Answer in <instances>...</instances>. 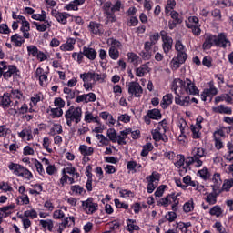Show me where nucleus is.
<instances>
[{
	"mask_svg": "<svg viewBox=\"0 0 233 233\" xmlns=\"http://www.w3.org/2000/svg\"><path fill=\"white\" fill-rule=\"evenodd\" d=\"M82 207L86 214H94L99 206L95 203L94 198H88L86 201H82Z\"/></svg>",
	"mask_w": 233,
	"mask_h": 233,
	"instance_id": "10",
	"label": "nucleus"
},
{
	"mask_svg": "<svg viewBox=\"0 0 233 233\" xmlns=\"http://www.w3.org/2000/svg\"><path fill=\"white\" fill-rule=\"evenodd\" d=\"M175 50L179 53V52H186L185 51V46L181 41H177L175 44Z\"/></svg>",
	"mask_w": 233,
	"mask_h": 233,
	"instance_id": "62",
	"label": "nucleus"
},
{
	"mask_svg": "<svg viewBox=\"0 0 233 233\" xmlns=\"http://www.w3.org/2000/svg\"><path fill=\"white\" fill-rule=\"evenodd\" d=\"M172 99H173L172 94H167V95L164 96L162 102L160 104L162 108H164V109L168 108V106H170V105H172Z\"/></svg>",
	"mask_w": 233,
	"mask_h": 233,
	"instance_id": "32",
	"label": "nucleus"
},
{
	"mask_svg": "<svg viewBox=\"0 0 233 233\" xmlns=\"http://www.w3.org/2000/svg\"><path fill=\"white\" fill-rule=\"evenodd\" d=\"M19 75V70L15 66H8L6 62H0V77H4L6 81L11 77Z\"/></svg>",
	"mask_w": 233,
	"mask_h": 233,
	"instance_id": "5",
	"label": "nucleus"
},
{
	"mask_svg": "<svg viewBox=\"0 0 233 233\" xmlns=\"http://www.w3.org/2000/svg\"><path fill=\"white\" fill-rule=\"evenodd\" d=\"M84 56H85V55L83 54V51H82V52H79V53L74 52V53L72 54L73 59H74L75 61H77V63H78L79 65H81V63H83Z\"/></svg>",
	"mask_w": 233,
	"mask_h": 233,
	"instance_id": "54",
	"label": "nucleus"
},
{
	"mask_svg": "<svg viewBox=\"0 0 233 233\" xmlns=\"http://www.w3.org/2000/svg\"><path fill=\"white\" fill-rule=\"evenodd\" d=\"M88 28L92 34H95L96 35H98L99 34H102V26L100 24L96 23V22H90Z\"/></svg>",
	"mask_w": 233,
	"mask_h": 233,
	"instance_id": "24",
	"label": "nucleus"
},
{
	"mask_svg": "<svg viewBox=\"0 0 233 233\" xmlns=\"http://www.w3.org/2000/svg\"><path fill=\"white\" fill-rule=\"evenodd\" d=\"M213 228H216L217 232L218 233H227V229L223 227L221 222L218 221L213 225Z\"/></svg>",
	"mask_w": 233,
	"mask_h": 233,
	"instance_id": "56",
	"label": "nucleus"
},
{
	"mask_svg": "<svg viewBox=\"0 0 233 233\" xmlns=\"http://www.w3.org/2000/svg\"><path fill=\"white\" fill-rule=\"evenodd\" d=\"M51 15H53V17H55L56 19V21H58V23H61V25H66V19L68 18V14L66 13H60L56 9H53L51 11Z\"/></svg>",
	"mask_w": 233,
	"mask_h": 233,
	"instance_id": "16",
	"label": "nucleus"
},
{
	"mask_svg": "<svg viewBox=\"0 0 233 233\" xmlns=\"http://www.w3.org/2000/svg\"><path fill=\"white\" fill-rule=\"evenodd\" d=\"M80 77L84 83H90V81H94L92 72L81 74Z\"/></svg>",
	"mask_w": 233,
	"mask_h": 233,
	"instance_id": "52",
	"label": "nucleus"
},
{
	"mask_svg": "<svg viewBox=\"0 0 233 233\" xmlns=\"http://www.w3.org/2000/svg\"><path fill=\"white\" fill-rule=\"evenodd\" d=\"M210 216H215V218H223V208L219 205L213 206L209 209Z\"/></svg>",
	"mask_w": 233,
	"mask_h": 233,
	"instance_id": "23",
	"label": "nucleus"
},
{
	"mask_svg": "<svg viewBox=\"0 0 233 233\" xmlns=\"http://www.w3.org/2000/svg\"><path fill=\"white\" fill-rule=\"evenodd\" d=\"M207 156V150L203 147H194L191 152V157L186 158V165H195V167H203L202 157Z\"/></svg>",
	"mask_w": 233,
	"mask_h": 233,
	"instance_id": "2",
	"label": "nucleus"
},
{
	"mask_svg": "<svg viewBox=\"0 0 233 233\" xmlns=\"http://www.w3.org/2000/svg\"><path fill=\"white\" fill-rule=\"evenodd\" d=\"M200 129L201 124H196V126L191 127L194 139H199V137H201V132H199Z\"/></svg>",
	"mask_w": 233,
	"mask_h": 233,
	"instance_id": "37",
	"label": "nucleus"
},
{
	"mask_svg": "<svg viewBox=\"0 0 233 233\" xmlns=\"http://www.w3.org/2000/svg\"><path fill=\"white\" fill-rule=\"evenodd\" d=\"M7 134H10V128L5 125L0 126V137H6Z\"/></svg>",
	"mask_w": 233,
	"mask_h": 233,
	"instance_id": "61",
	"label": "nucleus"
},
{
	"mask_svg": "<svg viewBox=\"0 0 233 233\" xmlns=\"http://www.w3.org/2000/svg\"><path fill=\"white\" fill-rule=\"evenodd\" d=\"M11 41L12 43H15V46H21L23 43H25V39L17 34L11 36Z\"/></svg>",
	"mask_w": 233,
	"mask_h": 233,
	"instance_id": "41",
	"label": "nucleus"
},
{
	"mask_svg": "<svg viewBox=\"0 0 233 233\" xmlns=\"http://www.w3.org/2000/svg\"><path fill=\"white\" fill-rule=\"evenodd\" d=\"M176 7V0H167L166 5V15H168Z\"/></svg>",
	"mask_w": 233,
	"mask_h": 233,
	"instance_id": "44",
	"label": "nucleus"
},
{
	"mask_svg": "<svg viewBox=\"0 0 233 233\" xmlns=\"http://www.w3.org/2000/svg\"><path fill=\"white\" fill-rule=\"evenodd\" d=\"M127 223L129 232H134V230H139V226L136 225V220L127 219Z\"/></svg>",
	"mask_w": 233,
	"mask_h": 233,
	"instance_id": "47",
	"label": "nucleus"
},
{
	"mask_svg": "<svg viewBox=\"0 0 233 233\" xmlns=\"http://www.w3.org/2000/svg\"><path fill=\"white\" fill-rule=\"evenodd\" d=\"M24 216L28 219H35L37 218V211L35 209H29L24 212Z\"/></svg>",
	"mask_w": 233,
	"mask_h": 233,
	"instance_id": "46",
	"label": "nucleus"
},
{
	"mask_svg": "<svg viewBox=\"0 0 233 233\" xmlns=\"http://www.w3.org/2000/svg\"><path fill=\"white\" fill-rule=\"evenodd\" d=\"M81 117H83L81 107L71 106L65 113V119L69 127H72V123H76V125L81 123Z\"/></svg>",
	"mask_w": 233,
	"mask_h": 233,
	"instance_id": "3",
	"label": "nucleus"
},
{
	"mask_svg": "<svg viewBox=\"0 0 233 233\" xmlns=\"http://www.w3.org/2000/svg\"><path fill=\"white\" fill-rule=\"evenodd\" d=\"M130 129H125L120 132V135L116 136V142L118 143V145H127V141H125V139L128 137V134H130Z\"/></svg>",
	"mask_w": 233,
	"mask_h": 233,
	"instance_id": "25",
	"label": "nucleus"
},
{
	"mask_svg": "<svg viewBox=\"0 0 233 233\" xmlns=\"http://www.w3.org/2000/svg\"><path fill=\"white\" fill-rule=\"evenodd\" d=\"M54 219H63L65 218V212L62 209H56L53 213Z\"/></svg>",
	"mask_w": 233,
	"mask_h": 233,
	"instance_id": "59",
	"label": "nucleus"
},
{
	"mask_svg": "<svg viewBox=\"0 0 233 233\" xmlns=\"http://www.w3.org/2000/svg\"><path fill=\"white\" fill-rule=\"evenodd\" d=\"M103 8L106 17V25H108V23H116V13L110 10V4H104Z\"/></svg>",
	"mask_w": 233,
	"mask_h": 233,
	"instance_id": "14",
	"label": "nucleus"
},
{
	"mask_svg": "<svg viewBox=\"0 0 233 233\" xmlns=\"http://www.w3.org/2000/svg\"><path fill=\"white\" fill-rule=\"evenodd\" d=\"M149 63L141 65L139 67L136 68V76L137 77H143L146 74H148L150 72V67L148 66Z\"/></svg>",
	"mask_w": 233,
	"mask_h": 233,
	"instance_id": "21",
	"label": "nucleus"
},
{
	"mask_svg": "<svg viewBox=\"0 0 233 233\" xmlns=\"http://www.w3.org/2000/svg\"><path fill=\"white\" fill-rule=\"evenodd\" d=\"M27 52L29 56H32L33 57H36L37 54H39V49H37V46H27Z\"/></svg>",
	"mask_w": 233,
	"mask_h": 233,
	"instance_id": "55",
	"label": "nucleus"
},
{
	"mask_svg": "<svg viewBox=\"0 0 233 233\" xmlns=\"http://www.w3.org/2000/svg\"><path fill=\"white\" fill-rule=\"evenodd\" d=\"M188 56L187 55V51L178 52L177 56L175 57L177 60L179 61V63H182L184 65L185 61H187Z\"/></svg>",
	"mask_w": 233,
	"mask_h": 233,
	"instance_id": "50",
	"label": "nucleus"
},
{
	"mask_svg": "<svg viewBox=\"0 0 233 233\" xmlns=\"http://www.w3.org/2000/svg\"><path fill=\"white\" fill-rule=\"evenodd\" d=\"M74 45H76V38H68L67 41L60 46L62 52H72L74 50Z\"/></svg>",
	"mask_w": 233,
	"mask_h": 233,
	"instance_id": "18",
	"label": "nucleus"
},
{
	"mask_svg": "<svg viewBox=\"0 0 233 233\" xmlns=\"http://www.w3.org/2000/svg\"><path fill=\"white\" fill-rule=\"evenodd\" d=\"M233 187V178L226 180L223 184V190L228 191V189Z\"/></svg>",
	"mask_w": 233,
	"mask_h": 233,
	"instance_id": "64",
	"label": "nucleus"
},
{
	"mask_svg": "<svg viewBox=\"0 0 233 233\" xmlns=\"http://www.w3.org/2000/svg\"><path fill=\"white\" fill-rule=\"evenodd\" d=\"M9 170L15 174V176H18L19 177H24V179H26L27 181H30L31 179H34V175L28 168L23 167L20 164H15L11 162L8 166Z\"/></svg>",
	"mask_w": 233,
	"mask_h": 233,
	"instance_id": "4",
	"label": "nucleus"
},
{
	"mask_svg": "<svg viewBox=\"0 0 233 233\" xmlns=\"http://www.w3.org/2000/svg\"><path fill=\"white\" fill-rule=\"evenodd\" d=\"M166 133L167 129H161L159 127H157L151 131L154 141H163L164 143H168V137H167Z\"/></svg>",
	"mask_w": 233,
	"mask_h": 233,
	"instance_id": "9",
	"label": "nucleus"
},
{
	"mask_svg": "<svg viewBox=\"0 0 233 233\" xmlns=\"http://www.w3.org/2000/svg\"><path fill=\"white\" fill-rule=\"evenodd\" d=\"M83 54L85 57H87L90 61H94L97 57V52L92 47H83Z\"/></svg>",
	"mask_w": 233,
	"mask_h": 233,
	"instance_id": "17",
	"label": "nucleus"
},
{
	"mask_svg": "<svg viewBox=\"0 0 233 233\" xmlns=\"http://www.w3.org/2000/svg\"><path fill=\"white\" fill-rule=\"evenodd\" d=\"M85 121L86 123H97V117L96 116H94V115H92V113L90 112H86L85 113Z\"/></svg>",
	"mask_w": 233,
	"mask_h": 233,
	"instance_id": "51",
	"label": "nucleus"
},
{
	"mask_svg": "<svg viewBox=\"0 0 233 233\" xmlns=\"http://www.w3.org/2000/svg\"><path fill=\"white\" fill-rule=\"evenodd\" d=\"M187 28H190L194 35H201V28L199 25H195L194 24H186Z\"/></svg>",
	"mask_w": 233,
	"mask_h": 233,
	"instance_id": "43",
	"label": "nucleus"
},
{
	"mask_svg": "<svg viewBox=\"0 0 233 233\" xmlns=\"http://www.w3.org/2000/svg\"><path fill=\"white\" fill-rule=\"evenodd\" d=\"M105 5H109V10L115 13L119 12L123 7V3H121L120 0H117L115 4H112V2H106Z\"/></svg>",
	"mask_w": 233,
	"mask_h": 233,
	"instance_id": "28",
	"label": "nucleus"
},
{
	"mask_svg": "<svg viewBox=\"0 0 233 233\" xmlns=\"http://www.w3.org/2000/svg\"><path fill=\"white\" fill-rule=\"evenodd\" d=\"M35 166L36 167L38 174H40V176L45 175V169L43 168V164H41L39 160L37 159L35 160Z\"/></svg>",
	"mask_w": 233,
	"mask_h": 233,
	"instance_id": "60",
	"label": "nucleus"
},
{
	"mask_svg": "<svg viewBox=\"0 0 233 233\" xmlns=\"http://www.w3.org/2000/svg\"><path fill=\"white\" fill-rule=\"evenodd\" d=\"M39 223L43 228H47L49 232H52V230H54V220L52 219L40 220Z\"/></svg>",
	"mask_w": 233,
	"mask_h": 233,
	"instance_id": "34",
	"label": "nucleus"
},
{
	"mask_svg": "<svg viewBox=\"0 0 233 233\" xmlns=\"http://www.w3.org/2000/svg\"><path fill=\"white\" fill-rule=\"evenodd\" d=\"M32 19H35V21H46V12L42 11L41 14H34L32 15Z\"/></svg>",
	"mask_w": 233,
	"mask_h": 233,
	"instance_id": "45",
	"label": "nucleus"
},
{
	"mask_svg": "<svg viewBox=\"0 0 233 233\" xmlns=\"http://www.w3.org/2000/svg\"><path fill=\"white\" fill-rule=\"evenodd\" d=\"M153 149H154V146H152V143H147L146 145L143 146L141 156L143 157L148 156V152H152Z\"/></svg>",
	"mask_w": 233,
	"mask_h": 233,
	"instance_id": "40",
	"label": "nucleus"
},
{
	"mask_svg": "<svg viewBox=\"0 0 233 233\" xmlns=\"http://www.w3.org/2000/svg\"><path fill=\"white\" fill-rule=\"evenodd\" d=\"M208 85L209 88L204 89V91L200 95L202 101H207V97H214V96H218V89L216 86H214V81H210Z\"/></svg>",
	"mask_w": 233,
	"mask_h": 233,
	"instance_id": "11",
	"label": "nucleus"
},
{
	"mask_svg": "<svg viewBox=\"0 0 233 233\" xmlns=\"http://www.w3.org/2000/svg\"><path fill=\"white\" fill-rule=\"evenodd\" d=\"M181 65L183 64L177 60L176 57H173L172 60L170 61V66L172 70H177L179 66H181Z\"/></svg>",
	"mask_w": 233,
	"mask_h": 233,
	"instance_id": "57",
	"label": "nucleus"
},
{
	"mask_svg": "<svg viewBox=\"0 0 233 233\" xmlns=\"http://www.w3.org/2000/svg\"><path fill=\"white\" fill-rule=\"evenodd\" d=\"M35 77H37L42 86H46V83H48V72L45 71L42 67H38L35 71Z\"/></svg>",
	"mask_w": 233,
	"mask_h": 233,
	"instance_id": "13",
	"label": "nucleus"
},
{
	"mask_svg": "<svg viewBox=\"0 0 233 233\" xmlns=\"http://www.w3.org/2000/svg\"><path fill=\"white\" fill-rule=\"evenodd\" d=\"M160 179V175L157 171L153 172L149 177L146 178L147 183H153L155 185H157V182Z\"/></svg>",
	"mask_w": 233,
	"mask_h": 233,
	"instance_id": "35",
	"label": "nucleus"
},
{
	"mask_svg": "<svg viewBox=\"0 0 233 233\" xmlns=\"http://www.w3.org/2000/svg\"><path fill=\"white\" fill-rule=\"evenodd\" d=\"M198 175L205 181H207V179H210V171H208L207 167H204L203 169L199 170L198 172Z\"/></svg>",
	"mask_w": 233,
	"mask_h": 233,
	"instance_id": "42",
	"label": "nucleus"
},
{
	"mask_svg": "<svg viewBox=\"0 0 233 233\" xmlns=\"http://www.w3.org/2000/svg\"><path fill=\"white\" fill-rule=\"evenodd\" d=\"M183 94H178L175 97V103L180 105V106H188L190 105V96H181Z\"/></svg>",
	"mask_w": 233,
	"mask_h": 233,
	"instance_id": "20",
	"label": "nucleus"
},
{
	"mask_svg": "<svg viewBox=\"0 0 233 233\" xmlns=\"http://www.w3.org/2000/svg\"><path fill=\"white\" fill-rule=\"evenodd\" d=\"M123 45H121V42L116 39H111V44L108 50V55L113 61H117L119 59V48H121Z\"/></svg>",
	"mask_w": 233,
	"mask_h": 233,
	"instance_id": "6",
	"label": "nucleus"
},
{
	"mask_svg": "<svg viewBox=\"0 0 233 233\" xmlns=\"http://www.w3.org/2000/svg\"><path fill=\"white\" fill-rule=\"evenodd\" d=\"M212 45H216V35H207L205 42L203 44L204 50H210L212 48Z\"/></svg>",
	"mask_w": 233,
	"mask_h": 233,
	"instance_id": "19",
	"label": "nucleus"
},
{
	"mask_svg": "<svg viewBox=\"0 0 233 233\" xmlns=\"http://www.w3.org/2000/svg\"><path fill=\"white\" fill-rule=\"evenodd\" d=\"M107 137L112 143H117V133L114 129L107 130Z\"/></svg>",
	"mask_w": 233,
	"mask_h": 233,
	"instance_id": "49",
	"label": "nucleus"
},
{
	"mask_svg": "<svg viewBox=\"0 0 233 233\" xmlns=\"http://www.w3.org/2000/svg\"><path fill=\"white\" fill-rule=\"evenodd\" d=\"M213 112H216L217 114H232V108L228 106H225L224 105L218 106L216 107H213Z\"/></svg>",
	"mask_w": 233,
	"mask_h": 233,
	"instance_id": "27",
	"label": "nucleus"
},
{
	"mask_svg": "<svg viewBox=\"0 0 233 233\" xmlns=\"http://www.w3.org/2000/svg\"><path fill=\"white\" fill-rule=\"evenodd\" d=\"M159 41V33H154L149 35V42L156 45Z\"/></svg>",
	"mask_w": 233,
	"mask_h": 233,
	"instance_id": "63",
	"label": "nucleus"
},
{
	"mask_svg": "<svg viewBox=\"0 0 233 233\" xmlns=\"http://www.w3.org/2000/svg\"><path fill=\"white\" fill-rule=\"evenodd\" d=\"M224 159L227 161H233V144L232 142H228L227 152L224 153Z\"/></svg>",
	"mask_w": 233,
	"mask_h": 233,
	"instance_id": "26",
	"label": "nucleus"
},
{
	"mask_svg": "<svg viewBox=\"0 0 233 233\" xmlns=\"http://www.w3.org/2000/svg\"><path fill=\"white\" fill-rule=\"evenodd\" d=\"M172 90H174L176 96L179 94H189L190 96H199V89L196 86V84L192 80L187 78L181 80L177 78L173 81Z\"/></svg>",
	"mask_w": 233,
	"mask_h": 233,
	"instance_id": "1",
	"label": "nucleus"
},
{
	"mask_svg": "<svg viewBox=\"0 0 233 233\" xmlns=\"http://www.w3.org/2000/svg\"><path fill=\"white\" fill-rule=\"evenodd\" d=\"M44 23L46 24H39L37 22H34L33 25L36 26V30H38V32H46V30H48V28H50V26L52 25L47 20L44 21Z\"/></svg>",
	"mask_w": 233,
	"mask_h": 233,
	"instance_id": "33",
	"label": "nucleus"
},
{
	"mask_svg": "<svg viewBox=\"0 0 233 233\" xmlns=\"http://www.w3.org/2000/svg\"><path fill=\"white\" fill-rule=\"evenodd\" d=\"M79 152L82 154V156L86 157V156H92L94 154V147H87L86 145H80L79 147Z\"/></svg>",
	"mask_w": 233,
	"mask_h": 233,
	"instance_id": "31",
	"label": "nucleus"
},
{
	"mask_svg": "<svg viewBox=\"0 0 233 233\" xmlns=\"http://www.w3.org/2000/svg\"><path fill=\"white\" fill-rule=\"evenodd\" d=\"M167 15H171V17L174 20V23L176 25L181 23V20L179 19V13H177L176 11H171Z\"/></svg>",
	"mask_w": 233,
	"mask_h": 233,
	"instance_id": "58",
	"label": "nucleus"
},
{
	"mask_svg": "<svg viewBox=\"0 0 233 233\" xmlns=\"http://www.w3.org/2000/svg\"><path fill=\"white\" fill-rule=\"evenodd\" d=\"M206 201L207 203H209V205H216V203H218V194H216V192L208 194Z\"/></svg>",
	"mask_w": 233,
	"mask_h": 233,
	"instance_id": "36",
	"label": "nucleus"
},
{
	"mask_svg": "<svg viewBox=\"0 0 233 233\" xmlns=\"http://www.w3.org/2000/svg\"><path fill=\"white\" fill-rule=\"evenodd\" d=\"M22 26H21V32H23L24 34V37L25 39H30V23L28 21H24L21 23Z\"/></svg>",
	"mask_w": 233,
	"mask_h": 233,
	"instance_id": "29",
	"label": "nucleus"
},
{
	"mask_svg": "<svg viewBox=\"0 0 233 233\" xmlns=\"http://www.w3.org/2000/svg\"><path fill=\"white\" fill-rule=\"evenodd\" d=\"M127 56L129 63H132L133 65H137V61L139 60V56L137 55L130 52L127 53Z\"/></svg>",
	"mask_w": 233,
	"mask_h": 233,
	"instance_id": "48",
	"label": "nucleus"
},
{
	"mask_svg": "<svg viewBox=\"0 0 233 233\" xmlns=\"http://www.w3.org/2000/svg\"><path fill=\"white\" fill-rule=\"evenodd\" d=\"M147 117L149 119H159L161 117V112L158 109H152L147 112Z\"/></svg>",
	"mask_w": 233,
	"mask_h": 233,
	"instance_id": "38",
	"label": "nucleus"
},
{
	"mask_svg": "<svg viewBox=\"0 0 233 233\" xmlns=\"http://www.w3.org/2000/svg\"><path fill=\"white\" fill-rule=\"evenodd\" d=\"M96 137L99 140L100 147H106L110 144V140L108 137H105L104 135L97 134Z\"/></svg>",
	"mask_w": 233,
	"mask_h": 233,
	"instance_id": "39",
	"label": "nucleus"
},
{
	"mask_svg": "<svg viewBox=\"0 0 233 233\" xmlns=\"http://www.w3.org/2000/svg\"><path fill=\"white\" fill-rule=\"evenodd\" d=\"M215 45L220 48H227V46H230L231 43L230 40L227 38V35H225V33H220L216 36Z\"/></svg>",
	"mask_w": 233,
	"mask_h": 233,
	"instance_id": "12",
	"label": "nucleus"
},
{
	"mask_svg": "<svg viewBox=\"0 0 233 233\" xmlns=\"http://www.w3.org/2000/svg\"><path fill=\"white\" fill-rule=\"evenodd\" d=\"M63 127L59 124H55L51 129V136H56V134H62Z\"/></svg>",
	"mask_w": 233,
	"mask_h": 233,
	"instance_id": "53",
	"label": "nucleus"
},
{
	"mask_svg": "<svg viewBox=\"0 0 233 233\" xmlns=\"http://www.w3.org/2000/svg\"><path fill=\"white\" fill-rule=\"evenodd\" d=\"M128 94L133 97H141L143 95V87L137 82H129L127 85Z\"/></svg>",
	"mask_w": 233,
	"mask_h": 233,
	"instance_id": "7",
	"label": "nucleus"
},
{
	"mask_svg": "<svg viewBox=\"0 0 233 233\" xmlns=\"http://www.w3.org/2000/svg\"><path fill=\"white\" fill-rule=\"evenodd\" d=\"M160 35L162 37V48L164 53L168 54L170 50H172L174 40H172V37H170L165 31H161Z\"/></svg>",
	"mask_w": 233,
	"mask_h": 233,
	"instance_id": "8",
	"label": "nucleus"
},
{
	"mask_svg": "<svg viewBox=\"0 0 233 233\" xmlns=\"http://www.w3.org/2000/svg\"><path fill=\"white\" fill-rule=\"evenodd\" d=\"M97 99V96H96V94L94 93H88L80 95L76 97V103H94Z\"/></svg>",
	"mask_w": 233,
	"mask_h": 233,
	"instance_id": "15",
	"label": "nucleus"
},
{
	"mask_svg": "<svg viewBox=\"0 0 233 233\" xmlns=\"http://www.w3.org/2000/svg\"><path fill=\"white\" fill-rule=\"evenodd\" d=\"M0 106L3 108H10L12 106V99H10V94L5 93L0 96Z\"/></svg>",
	"mask_w": 233,
	"mask_h": 233,
	"instance_id": "22",
	"label": "nucleus"
},
{
	"mask_svg": "<svg viewBox=\"0 0 233 233\" xmlns=\"http://www.w3.org/2000/svg\"><path fill=\"white\" fill-rule=\"evenodd\" d=\"M18 136L22 139L27 137V141L34 139V137L32 136V129H30V127L24 128L21 132L18 133Z\"/></svg>",
	"mask_w": 233,
	"mask_h": 233,
	"instance_id": "30",
	"label": "nucleus"
}]
</instances>
